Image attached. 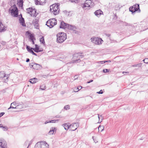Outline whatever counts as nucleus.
<instances>
[{"label": "nucleus", "instance_id": "obj_1", "mask_svg": "<svg viewBox=\"0 0 148 148\" xmlns=\"http://www.w3.org/2000/svg\"><path fill=\"white\" fill-rule=\"evenodd\" d=\"M57 41L61 43L64 42L66 39V34L64 32L58 33L57 35Z\"/></svg>", "mask_w": 148, "mask_h": 148}, {"label": "nucleus", "instance_id": "obj_2", "mask_svg": "<svg viewBox=\"0 0 148 148\" xmlns=\"http://www.w3.org/2000/svg\"><path fill=\"white\" fill-rule=\"evenodd\" d=\"M82 52H79L75 53L73 55V58L74 59V61L75 62H79L81 61L79 58H81L84 57V55H82Z\"/></svg>", "mask_w": 148, "mask_h": 148}, {"label": "nucleus", "instance_id": "obj_3", "mask_svg": "<svg viewBox=\"0 0 148 148\" xmlns=\"http://www.w3.org/2000/svg\"><path fill=\"white\" fill-rule=\"evenodd\" d=\"M50 11L54 12V14L56 15L59 13L60 9L58 5L53 4L50 6Z\"/></svg>", "mask_w": 148, "mask_h": 148}, {"label": "nucleus", "instance_id": "obj_4", "mask_svg": "<svg viewBox=\"0 0 148 148\" xmlns=\"http://www.w3.org/2000/svg\"><path fill=\"white\" fill-rule=\"evenodd\" d=\"M9 11L14 15V17H16L18 16V11L15 5H14L13 7H12L9 9Z\"/></svg>", "mask_w": 148, "mask_h": 148}, {"label": "nucleus", "instance_id": "obj_5", "mask_svg": "<svg viewBox=\"0 0 148 148\" xmlns=\"http://www.w3.org/2000/svg\"><path fill=\"white\" fill-rule=\"evenodd\" d=\"M91 41L93 43L95 44L100 45L102 43V42L103 41L101 38H98L92 37L91 38Z\"/></svg>", "mask_w": 148, "mask_h": 148}, {"label": "nucleus", "instance_id": "obj_6", "mask_svg": "<svg viewBox=\"0 0 148 148\" xmlns=\"http://www.w3.org/2000/svg\"><path fill=\"white\" fill-rule=\"evenodd\" d=\"M57 20L55 18H52L47 21V23H50V28L53 27V26L57 24Z\"/></svg>", "mask_w": 148, "mask_h": 148}, {"label": "nucleus", "instance_id": "obj_7", "mask_svg": "<svg viewBox=\"0 0 148 148\" xmlns=\"http://www.w3.org/2000/svg\"><path fill=\"white\" fill-rule=\"evenodd\" d=\"M29 66L30 68H33L35 70H38L41 67V66L40 64L33 62L30 63Z\"/></svg>", "mask_w": 148, "mask_h": 148}, {"label": "nucleus", "instance_id": "obj_8", "mask_svg": "<svg viewBox=\"0 0 148 148\" xmlns=\"http://www.w3.org/2000/svg\"><path fill=\"white\" fill-rule=\"evenodd\" d=\"M21 106V105H17V104L16 102H14L11 103V106L8 108V110L11 108H20Z\"/></svg>", "mask_w": 148, "mask_h": 148}, {"label": "nucleus", "instance_id": "obj_9", "mask_svg": "<svg viewBox=\"0 0 148 148\" xmlns=\"http://www.w3.org/2000/svg\"><path fill=\"white\" fill-rule=\"evenodd\" d=\"M79 124L78 123H74L71 125L70 130L72 131H74L76 130L79 127Z\"/></svg>", "mask_w": 148, "mask_h": 148}, {"label": "nucleus", "instance_id": "obj_10", "mask_svg": "<svg viewBox=\"0 0 148 148\" xmlns=\"http://www.w3.org/2000/svg\"><path fill=\"white\" fill-rule=\"evenodd\" d=\"M7 144L3 139L0 140V148H7Z\"/></svg>", "mask_w": 148, "mask_h": 148}, {"label": "nucleus", "instance_id": "obj_11", "mask_svg": "<svg viewBox=\"0 0 148 148\" xmlns=\"http://www.w3.org/2000/svg\"><path fill=\"white\" fill-rule=\"evenodd\" d=\"M9 74L6 75L4 72L2 71L0 72V78H3L5 77H6V79L5 80V82L8 80V78H9Z\"/></svg>", "mask_w": 148, "mask_h": 148}, {"label": "nucleus", "instance_id": "obj_12", "mask_svg": "<svg viewBox=\"0 0 148 148\" xmlns=\"http://www.w3.org/2000/svg\"><path fill=\"white\" fill-rule=\"evenodd\" d=\"M133 7L134 8V12H135L137 11L138 12H140L139 5V4H137L134 5L133 6Z\"/></svg>", "mask_w": 148, "mask_h": 148}, {"label": "nucleus", "instance_id": "obj_13", "mask_svg": "<svg viewBox=\"0 0 148 148\" xmlns=\"http://www.w3.org/2000/svg\"><path fill=\"white\" fill-rule=\"evenodd\" d=\"M67 29L69 30L75 31V30L77 28L75 26L72 25H71L68 24L67 25Z\"/></svg>", "mask_w": 148, "mask_h": 148}, {"label": "nucleus", "instance_id": "obj_14", "mask_svg": "<svg viewBox=\"0 0 148 148\" xmlns=\"http://www.w3.org/2000/svg\"><path fill=\"white\" fill-rule=\"evenodd\" d=\"M46 0H35L36 5H42L46 2Z\"/></svg>", "mask_w": 148, "mask_h": 148}, {"label": "nucleus", "instance_id": "obj_15", "mask_svg": "<svg viewBox=\"0 0 148 148\" xmlns=\"http://www.w3.org/2000/svg\"><path fill=\"white\" fill-rule=\"evenodd\" d=\"M68 24L65 23L64 22V21H62L60 25V28H63V29H66L67 28V25Z\"/></svg>", "mask_w": 148, "mask_h": 148}, {"label": "nucleus", "instance_id": "obj_16", "mask_svg": "<svg viewBox=\"0 0 148 148\" xmlns=\"http://www.w3.org/2000/svg\"><path fill=\"white\" fill-rule=\"evenodd\" d=\"M38 21L36 19L33 20L32 23L34 25V27L36 29H38Z\"/></svg>", "mask_w": 148, "mask_h": 148}, {"label": "nucleus", "instance_id": "obj_17", "mask_svg": "<svg viewBox=\"0 0 148 148\" xmlns=\"http://www.w3.org/2000/svg\"><path fill=\"white\" fill-rule=\"evenodd\" d=\"M6 27H5L2 22L0 21V32H4L5 31Z\"/></svg>", "mask_w": 148, "mask_h": 148}, {"label": "nucleus", "instance_id": "obj_18", "mask_svg": "<svg viewBox=\"0 0 148 148\" xmlns=\"http://www.w3.org/2000/svg\"><path fill=\"white\" fill-rule=\"evenodd\" d=\"M19 21L20 23L21 24L22 26L23 27L26 26L24 19L22 17V15H21V18H20Z\"/></svg>", "mask_w": 148, "mask_h": 148}, {"label": "nucleus", "instance_id": "obj_19", "mask_svg": "<svg viewBox=\"0 0 148 148\" xmlns=\"http://www.w3.org/2000/svg\"><path fill=\"white\" fill-rule=\"evenodd\" d=\"M103 12L100 10L96 11L94 12L95 15L99 17L100 15L103 14Z\"/></svg>", "mask_w": 148, "mask_h": 148}, {"label": "nucleus", "instance_id": "obj_20", "mask_svg": "<svg viewBox=\"0 0 148 148\" xmlns=\"http://www.w3.org/2000/svg\"><path fill=\"white\" fill-rule=\"evenodd\" d=\"M40 148H49V145L45 142H42Z\"/></svg>", "mask_w": 148, "mask_h": 148}, {"label": "nucleus", "instance_id": "obj_21", "mask_svg": "<svg viewBox=\"0 0 148 148\" xmlns=\"http://www.w3.org/2000/svg\"><path fill=\"white\" fill-rule=\"evenodd\" d=\"M27 11L28 13L29 14L31 15V16H32V12H35V10L32 9V8H29L27 9Z\"/></svg>", "mask_w": 148, "mask_h": 148}, {"label": "nucleus", "instance_id": "obj_22", "mask_svg": "<svg viewBox=\"0 0 148 148\" xmlns=\"http://www.w3.org/2000/svg\"><path fill=\"white\" fill-rule=\"evenodd\" d=\"M29 33V34L30 35L29 36V39L31 41H33V40H35L36 39L34 37V35L33 34H32L29 33L28 31H27L26 33Z\"/></svg>", "mask_w": 148, "mask_h": 148}, {"label": "nucleus", "instance_id": "obj_23", "mask_svg": "<svg viewBox=\"0 0 148 148\" xmlns=\"http://www.w3.org/2000/svg\"><path fill=\"white\" fill-rule=\"evenodd\" d=\"M69 123H65L62 125V126L66 130H67L70 127V128L71 125H69Z\"/></svg>", "mask_w": 148, "mask_h": 148}, {"label": "nucleus", "instance_id": "obj_24", "mask_svg": "<svg viewBox=\"0 0 148 148\" xmlns=\"http://www.w3.org/2000/svg\"><path fill=\"white\" fill-rule=\"evenodd\" d=\"M35 48H33V50L36 53L40 52V51H39V47L37 45H35Z\"/></svg>", "mask_w": 148, "mask_h": 148}, {"label": "nucleus", "instance_id": "obj_25", "mask_svg": "<svg viewBox=\"0 0 148 148\" xmlns=\"http://www.w3.org/2000/svg\"><path fill=\"white\" fill-rule=\"evenodd\" d=\"M56 128L55 127H52L49 132V134H53L54 132L56 130Z\"/></svg>", "mask_w": 148, "mask_h": 148}, {"label": "nucleus", "instance_id": "obj_26", "mask_svg": "<svg viewBox=\"0 0 148 148\" xmlns=\"http://www.w3.org/2000/svg\"><path fill=\"white\" fill-rule=\"evenodd\" d=\"M37 79L35 78L31 79L29 80V82L31 83L34 84L37 81Z\"/></svg>", "mask_w": 148, "mask_h": 148}, {"label": "nucleus", "instance_id": "obj_27", "mask_svg": "<svg viewBox=\"0 0 148 148\" xmlns=\"http://www.w3.org/2000/svg\"><path fill=\"white\" fill-rule=\"evenodd\" d=\"M26 49L27 51L30 53H31V51H33V48L32 47H31L29 46H28L27 45H26Z\"/></svg>", "mask_w": 148, "mask_h": 148}, {"label": "nucleus", "instance_id": "obj_28", "mask_svg": "<svg viewBox=\"0 0 148 148\" xmlns=\"http://www.w3.org/2000/svg\"><path fill=\"white\" fill-rule=\"evenodd\" d=\"M42 144V142H38L35 145V148H38L39 147H40L41 146V145Z\"/></svg>", "mask_w": 148, "mask_h": 148}, {"label": "nucleus", "instance_id": "obj_29", "mask_svg": "<svg viewBox=\"0 0 148 148\" xmlns=\"http://www.w3.org/2000/svg\"><path fill=\"white\" fill-rule=\"evenodd\" d=\"M104 126L103 125H100L98 127L99 131H100L101 132H102L104 130Z\"/></svg>", "mask_w": 148, "mask_h": 148}, {"label": "nucleus", "instance_id": "obj_30", "mask_svg": "<svg viewBox=\"0 0 148 148\" xmlns=\"http://www.w3.org/2000/svg\"><path fill=\"white\" fill-rule=\"evenodd\" d=\"M91 1H90V0H86L85 1V3L88 5L87 6H88V7H89V4L91 3Z\"/></svg>", "mask_w": 148, "mask_h": 148}, {"label": "nucleus", "instance_id": "obj_31", "mask_svg": "<svg viewBox=\"0 0 148 148\" xmlns=\"http://www.w3.org/2000/svg\"><path fill=\"white\" fill-rule=\"evenodd\" d=\"M40 41L41 43H42L43 44H44L45 43L44 38L42 36L40 38Z\"/></svg>", "mask_w": 148, "mask_h": 148}, {"label": "nucleus", "instance_id": "obj_32", "mask_svg": "<svg viewBox=\"0 0 148 148\" xmlns=\"http://www.w3.org/2000/svg\"><path fill=\"white\" fill-rule=\"evenodd\" d=\"M40 89L42 90H44L45 89V84H43L40 86Z\"/></svg>", "mask_w": 148, "mask_h": 148}, {"label": "nucleus", "instance_id": "obj_33", "mask_svg": "<svg viewBox=\"0 0 148 148\" xmlns=\"http://www.w3.org/2000/svg\"><path fill=\"white\" fill-rule=\"evenodd\" d=\"M18 4L20 7H22L23 5V0L22 1L20 0L18 2Z\"/></svg>", "mask_w": 148, "mask_h": 148}, {"label": "nucleus", "instance_id": "obj_34", "mask_svg": "<svg viewBox=\"0 0 148 148\" xmlns=\"http://www.w3.org/2000/svg\"><path fill=\"white\" fill-rule=\"evenodd\" d=\"M121 23L123 25V26H130V24L127 23L125 22H122Z\"/></svg>", "mask_w": 148, "mask_h": 148}, {"label": "nucleus", "instance_id": "obj_35", "mask_svg": "<svg viewBox=\"0 0 148 148\" xmlns=\"http://www.w3.org/2000/svg\"><path fill=\"white\" fill-rule=\"evenodd\" d=\"M142 64V63H140L138 64H136L133 65L132 66L134 67H137V66L140 67V66H141Z\"/></svg>", "mask_w": 148, "mask_h": 148}, {"label": "nucleus", "instance_id": "obj_36", "mask_svg": "<svg viewBox=\"0 0 148 148\" xmlns=\"http://www.w3.org/2000/svg\"><path fill=\"white\" fill-rule=\"evenodd\" d=\"M129 10L130 11L132 12V13L135 12H134V10L133 6L131 7L130 8Z\"/></svg>", "mask_w": 148, "mask_h": 148}, {"label": "nucleus", "instance_id": "obj_37", "mask_svg": "<svg viewBox=\"0 0 148 148\" xmlns=\"http://www.w3.org/2000/svg\"><path fill=\"white\" fill-rule=\"evenodd\" d=\"M98 117L99 118V120H100V119H101V121L100 122V123L102 121V120L103 119V117L102 116V115H101L100 116H99V115L98 114Z\"/></svg>", "mask_w": 148, "mask_h": 148}, {"label": "nucleus", "instance_id": "obj_38", "mask_svg": "<svg viewBox=\"0 0 148 148\" xmlns=\"http://www.w3.org/2000/svg\"><path fill=\"white\" fill-rule=\"evenodd\" d=\"M64 108L66 110L69 109H70V106L69 105H66L64 106Z\"/></svg>", "mask_w": 148, "mask_h": 148}, {"label": "nucleus", "instance_id": "obj_39", "mask_svg": "<svg viewBox=\"0 0 148 148\" xmlns=\"http://www.w3.org/2000/svg\"><path fill=\"white\" fill-rule=\"evenodd\" d=\"M70 1L72 2L75 3H77L78 2V0H69Z\"/></svg>", "mask_w": 148, "mask_h": 148}, {"label": "nucleus", "instance_id": "obj_40", "mask_svg": "<svg viewBox=\"0 0 148 148\" xmlns=\"http://www.w3.org/2000/svg\"><path fill=\"white\" fill-rule=\"evenodd\" d=\"M110 70L107 69H103V72L104 73H108L109 72Z\"/></svg>", "mask_w": 148, "mask_h": 148}, {"label": "nucleus", "instance_id": "obj_41", "mask_svg": "<svg viewBox=\"0 0 148 148\" xmlns=\"http://www.w3.org/2000/svg\"><path fill=\"white\" fill-rule=\"evenodd\" d=\"M144 62L145 63H148V58H145L143 60Z\"/></svg>", "mask_w": 148, "mask_h": 148}, {"label": "nucleus", "instance_id": "obj_42", "mask_svg": "<svg viewBox=\"0 0 148 148\" xmlns=\"http://www.w3.org/2000/svg\"><path fill=\"white\" fill-rule=\"evenodd\" d=\"M94 5V3L93 2H92V1L91 2V3L90 4H89V7L90 8H92Z\"/></svg>", "mask_w": 148, "mask_h": 148}, {"label": "nucleus", "instance_id": "obj_43", "mask_svg": "<svg viewBox=\"0 0 148 148\" xmlns=\"http://www.w3.org/2000/svg\"><path fill=\"white\" fill-rule=\"evenodd\" d=\"M58 121V120H52L51 121H49V122H50V123H56V121Z\"/></svg>", "mask_w": 148, "mask_h": 148}, {"label": "nucleus", "instance_id": "obj_44", "mask_svg": "<svg viewBox=\"0 0 148 148\" xmlns=\"http://www.w3.org/2000/svg\"><path fill=\"white\" fill-rule=\"evenodd\" d=\"M34 10H35V12H33V16L34 17H36L37 15L36 11L35 9H34Z\"/></svg>", "mask_w": 148, "mask_h": 148}, {"label": "nucleus", "instance_id": "obj_45", "mask_svg": "<svg viewBox=\"0 0 148 148\" xmlns=\"http://www.w3.org/2000/svg\"><path fill=\"white\" fill-rule=\"evenodd\" d=\"M82 6L83 8H84L86 7H88L87 6H88L87 5H86V4H85V3L84 4H82Z\"/></svg>", "mask_w": 148, "mask_h": 148}, {"label": "nucleus", "instance_id": "obj_46", "mask_svg": "<svg viewBox=\"0 0 148 148\" xmlns=\"http://www.w3.org/2000/svg\"><path fill=\"white\" fill-rule=\"evenodd\" d=\"M97 93L99 94H103V92L102 90H101L97 92Z\"/></svg>", "mask_w": 148, "mask_h": 148}, {"label": "nucleus", "instance_id": "obj_47", "mask_svg": "<svg viewBox=\"0 0 148 148\" xmlns=\"http://www.w3.org/2000/svg\"><path fill=\"white\" fill-rule=\"evenodd\" d=\"M1 43L2 45H5L6 42H5V41H1Z\"/></svg>", "mask_w": 148, "mask_h": 148}, {"label": "nucleus", "instance_id": "obj_48", "mask_svg": "<svg viewBox=\"0 0 148 148\" xmlns=\"http://www.w3.org/2000/svg\"><path fill=\"white\" fill-rule=\"evenodd\" d=\"M78 75H75L74 77V80H75V79H78Z\"/></svg>", "mask_w": 148, "mask_h": 148}, {"label": "nucleus", "instance_id": "obj_49", "mask_svg": "<svg viewBox=\"0 0 148 148\" xmlns=\"http://www.w3.org/2000/svg\"><path fill=\"white\" fill-rule=\"evenodd\" d=\"M82 86H78L77 88V89L78 90H80L82 88Z\"/></svg>", "mask_w": 148, "mask_h": 148}, {"label": "nucleus", "instance_id": "obj_50", "mask_svg": "<svg viewBox=\"0 0 148 148\" xmlns=\"http://www.w3.org/2000/svg\"><path fill=\"white\" fill-rule=\"evenodd\" d=\"M5 114V113L4 112H1L0 113V117H1Z\"/></svg>", "mask_w": 148, "mask_h": 148}, {"label": "nucleus", "instance_id": "obj_51", "mask_svg": "<svg viewBox=\"0 0 148 148\" xmlns=\"http://www.w3.org/2000/svg\"><path fill=\"white\" fill-rule=\"evenodd\" d=\"M33 55H35V56H37V54L35 53L33 51H31V53Z\"/></svg>", "mask_w": 148, "mask_h": 148}, {"label": "nucleus", "instance_id": "obj_52", "mask_svg": "<svg viewBox=\"0 0 148 148\" xmlns=\"http://www.w3.org/2000/svg\"><path fill=\"white\" fill-rule=\"evenodd\" d=\"M48 27H49L50 28V23H47V21L46 22V24Z\"/></svg>", "mask_w": 148, "mask_h": 148}, {"label": "nucleus", "instance_id": "obj_53", "mask_svg": "<svg viewBox=\"0 0 148 148\" xmlns=\"http://www.w3.org/2000/svg\"><path fill=\"white\" fill-rule=\"evenodd\" d=\"M4 129V130H8V127H5V126L4 127V128H3Z\"/></svg>", "mask_w": 148, "mask_h": 148}, {"label": "nucleus", "instance_id": "obj_54", "mask_svg": "<svg viewBox=\"0 0 148 148\" xmlns=\"http://www.w3.org/2000/svg\"><path fill=\"white\" fill-rule=\"evenodd\" d=\"M93 81V80L91 79V80H90L89 81L87 82V83H89L90 82H92Z\"/></svg>", "mask_w": 148, "mask_h": 148}, {"label": "nucleus", "instance_id": "obj_55", "mask_svg": "<svg viewBox=\"0 0 148 148\" xmlns=\"http://www.w3.org/2000/svg\"><path fill=\"white\" fill-rule=\"evenodd\" d=\"M105 35L108 37H110V34H106Z\"/></svg>", "mask_w": 148, "mask_h": 148}, {"label": "nucleus", "instance_id": "obj_56", "mask_svg": "<svg viewBox=\"0 0 148 148\" xmlns=\"http://www.w3.org/2000/svg\"><path fill=\"white\" fill-rule=\"evenodd\" d=\"M29 60H30L29 58H27L26 60V62H28L29 61Z\"/></svg>", "mask_w": 148, "mask_h": 148}, {"label": "nucleus", "instance_id": "obj_57", "mask_svg": "<svg viewBox=\"0 0 148 148\" xmlns=\"http://www.w3.org/2000/svg\"><path fill=\"white\" fill-rule=\"evenodd\" d=\"M31 143H32L31 142H30V143H29V144L28 145V146L27 147V148H28L31 145Z\"/></svg>", "mask_w": 148, "mask_h": 148}, {"label": "nucleus", "instance_id": "obj_58", "mask_svg": "<svg viewBox=\"0 0 148 148\" xmlns=\"http://www.w3.org/2000/svg\"><path fill=\"white\" fill-rule=\"evenodd\" d=\"M31 41L32 42L33 44H34V40H33V41Z\"/></svg>", "mask_w": 148, "mask_h": 148}, {"label": "nucleus", "instance_id": "obj_59", "mask_svg": "<svg viewBox=\"0 0 148 148\" xmlns=\"http://www.w3.org/2000/svg\"><path fill=\"white\" fill-rule=\"evenodd\" d=\"M49 123V121L47 122V121H45V124H46L47 123Z\"/></svg>", "mask_w": 148, "mask_h": 148}, {"label": "nucleus", "instance_id": "obj_60", "mask_svg": "<svg viewBox=\"0 0 148 148\" xmlns=\"http://www.w3.org/2000/svg\"><path fill=\"white\" fill-rule=\"evenodd\" d=\"M104 61H101L100 62H101V64H103V62Z\"/></svg>", "mask_w": 148, "mask_h": 148}, {"label": "nucleus", "instance_id": "obj_61", "mask_svg": "<svg viewBox=\"0 0 148 148\" xmlns=\"http://www.w3.org/2000/svg\"><path fill=\"white\" fill-rule=\"evenodd\" d=\"M106 62H108V60L105 61H104L103 63H105Z\"/></svg>", "mask_w": 148, "mask_h": 148}, {"label": "nucleus", "instance_id": "obj_62", "mask_svg": "<svg viewBox=\"0 0 148 148\" xmlns=\"http://www.w3.org/2000/svg\"><path fill=\"white\" fill-rule=\"evenodd\" d=\"M127 73V72H123V74H125V73Z\"/></svg>", "mask_w": 148, "mask_h": 148}, {"label": "nucleus", "instance_id": "obj_63", "mask_svg": "<svg viewBox=\"0 0 148 148\" xmlns=\"http://www.w3.org/2000/svg\"><path fill=\"white\" fill-rule=\"evenodd\" d=\"M76 128V127H73L72 128L73 129H75Z\"/></svg>", "mask_w": 148, "mask_h": 148}, {"label": "nucleus", "instance_id": "obj_64", "mask_svg": "<svg viewBox=\"0 0 148 148\" xmlns=\"http://www.w3.org/2000/svg\"><path fill=\"white\" fill-rule=\"evenodd\" d=\"M5 126H2V125L1 127H2V128H4V127Z\"/></svg>", "mask_w": 148, "mask_h": 148}]
</instances>
